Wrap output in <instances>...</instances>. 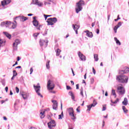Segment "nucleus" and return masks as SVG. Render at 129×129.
<instances>
[{
	"label": "nucleus",
	"mask_w": 129,
	"mask_h": 129,
	"mask_svg": "<svg viewBox=\"0 0 129 129\" xmlns=\"http://www.w3.org/2000/svg\"><path fill=\"white\" fill-rule=\"evenodd\" d=\"M116 80H117L119 83H127L128 77L123 74H121L116 76Z\"/></svg>",
	"instance_id": "obj_1"
},
{
	"label": "nucleus",
	"mask_w": 129,
	"mask_h": 129,
	"mask_svg": "<svg viewBox=\"0 0 129 129\" xmlns=\"http://www.w3.org/2000/svg\"><path fill=\"white\" fill-rule=\"evenodd\" d=\"M85 5V3L84 1L81 0L78 3H77L76 6V12L77 14H78L79 12H81L82 11V6Z\"/></svg>",
	"instance_id": "obj_2"
},
{
	"label": "nucleus",
	"mask_w": 129,
	"mask_h": 129,
	"mask_svg": "<svg viewBox=\"0 0 129 129\" xmlns=\"http://www.w3.org/2000/svg\"><path fill=\"white\" fill-rule=\"evenodd\" d=\"M116 92L119 95H123L125 93V89L122 86H118Z\"/></svg>",
	"instance_id": "obj_3"
},
{
	"label": "nucleus",
	"mask_w": 129,
	"mask_h": 129,
	"mask_svg": "<svg viewBox=\"0 0 129 129\" xmlns=\"http://www.w3.org/2000/svg\"><path fill=\"white\" fill-rule=\"evenodd\" d=\"M47 87L48 90H53L55 88V84L52 81L49 80L47 82Z\"/></svg>",
	"instance_id": "obj_4"
},
{
	"label": "nucleus",
	"mask_w": 129,
	"mask_h": 129,
	"mask_svg": "<svg viewBox=\"0 0 129 129\" xmlns=\"http://www.w3.org/2000/svg\"><path fill=\"white\" fill-rule=\"evenodd\" d=\"M34 88L37 93V94L38 95V96H40L41 98H43V95L41 94V93H40V89H41V86L37 85L36 86L35 85H33Z\"/></svg>",
	"instance_id": "obj_5"
},
{
	"label": "nucleus",
	"mask_w": 129,
	"mask_h": 129,
	"mask_svg": "<svg viewBox=\"0 0 129 129\" xmlns=\"http://www.w3.org/2000/svg\"><path fill=\"white\" fill-rule=\"evenodd\" d=\"M21 44V41L19 39H16L13 44V51H17L18 50V45Z\"/></svg>",
	"instance_id": "obj_6"
},
{
	"label": "nucleus",
	"mask_w": 129,
	"mask_h": 129,
	"mask_svg": "<svg viewBox=\"0 0 129 129\" xmlns=\"http://www.w3.org/2000/svg\"><path fill=\"white\" fill-rule=\"evenodd\" d=\"M39 43L41 47H43V46H44V48H46V47L48 46V40H44L40 39Z\"/></svg>",
	"instance_id": "obj_7"
},
{
	"label": "nucleus",
	"mask_w": 129,
	"mask_h": 129,
	"mask_svg": "<svg viewBox=\"0 0 129 129\" xmlns=\"http://www.w3.org/2000/svg\"><path fill=\"white\" fill-rule=\"evenodd\" d=\"M12 24V22H8V21H6V22H2L1 23V27H4L5 26L6 27V28H10V26H11Z\"/></svg>",
	"instance_id": "obj_8"
},
{
	"label": "nucleus",
	"mask_w": 129,
	"mask_h": 129,
	"mask_svg": "<svg viewBox=\"0 0 129 129\" xmlns=\"http://www.w3.org/2000/svg\"><path fill=\"white\" fill-rule=\"evenodd\" d=\"M33 5H36V6H38V7H43V3L41 2H39L38 0H32Z\"/></svg>",
	"instance_id": "obj_9"
},
{
	"label": "nucleus",
	"mask_w": 129,
	"mask_h": 129,
	"mask_svg": "<svg viewBox=\"0 0 129 129\" xmlns=\"http://www.w3.org/2000/svg\"><path fill=\"white\" fill-rule=\"evenodd\" d=\"M96 104H97V102H96L95 99H94L93 103L91 104V105L87 106V108H88L87 110H89L90 111V110L91 109V107H94V106H95Z\"/></svg>",
	"instance_id": "obj_10"
},
{
	"label": "nucleus",
	"mask_w": 129,
	"mask_h": 129,
	"mask_svg": "<svg viewBox=\"0 0 129 129\" xmlns=\"http://www.w3.org/2000/svg\"><path fill=\"white\" fill-rule=\"evenodd\" d=\"M78 56L82 61H86V57L81 53V52H78Z\"/></svg>",
	"instance_id": "obj_11"
},
{
	"label": "nucleus",
	"mask_w": 129,
	"mask_h": 129,
	"mask_svg": "<svg viewBox=\"0 0 129 129\" xmlns=\"http://www.w3.org/2000/svg\"><path fill=\"white\" fill-rule=\"evenodd\" d=\"M11 0H4L1 2L2 6L4 8L5 6H8V5L11 4Z\"/></svg>",
	"instance_id": "obj_12"
},
{
	"label": "nucleus",
	"mask_w": 129,
	"mask_h": 129,
	"mask_svg": "<svg viewBox=\"0 0 129 129\" xmlns=\"http://www.w3.org/2000/svg\"><path fill=\"white\" fill-rule=\"evenodd\" d=\"M33 21H32V23L33 24V25L35 27H39V22L37 20L36 17L35 16L33 17Z\"/></svg>",
	"instance_id": "obj_13"
},
{
	"label": "nucleus",
	"mask_w": 129,
	"mask_h": 129,
	"mask_svg": "<svg viewBox=\"0 0 129 129\" xmlns=\"http://www.w3.org/2000/svg\"><path fill=\"white\" fill-rule=\"evenodd\" d=\"M73 28L74 30V31L76 32V34L77 35L78 34V30L79 29V28H80V26L79 25H77L76 24L73 25Z\"/></svg>",
	"instance_id": "obj_14"
},
{
	"label": "nucleus",
	"mask_w": 129,
	"mask_h": 129,
	"mask_svg": "<svg viewBox=\"0 0 129 129\" xmlns=\"http://www.w3.org/2000/svg\"><path fill=\"white\" fill-rule=\"evenodd\" d=\"M129 72V68L126 67L125 70L119 71V74H126V73H128Z\"/></svg>",
	"instance_id": "obj_15"
},
{
	"label": "nucleus",
	"mask_w": 129,
	"mask_h": 129,
	"mask_svg": "<svg viewBox=\"0 0 129 129\" xmlns=\"http://www.w3.org/2000/svg\"><path fill=\"white\" fill-rule=\"evenodd\" d=\"M54 50L56 53V56H59L60 55V53H61V50L58 48V45H56L54 47Z\"/></svg>",
	"instance_id": "obj_16"
},
{
	"label": "nucleus",
	"mask_w": 129,
	"mask_h": 129,
	"mask_svg": "<svg viewBox=\"0 0 129 129\" xmlns=\"http://www.w3.org/2000/svg\"><path fill=\"white\" fill-rule=\"evenodd\" d=\"M85 33H86V35L89 38H92L93 37V34H92V32H90L89 30H86L84 31Z\"/></svg>",
	"instance_id": "obj_17"
},
{
	"label": "nucleus",
	"mask_w": 129,
	"mask_h": 129,
	"mask_svg": "<svg viewBox=\"0 0 129 129\" xmlns=\"http://www.w3.org/2000/svg\"><path fill=\"white\" fill-rule=\"evenodd\" d=\"M21 95L22 96L23 99H27L28 98V93H27L21 94Z\"/></svg>",
	"instance_id": "obj_18"
},
{
	"label": "nucleus",
	"mask_w": 129,
	"mask_h": 129,
	"mask_svg": "<svg viewBox=\"0 0 129 129\" xmlns=\"http://www.w3.org/2000/svg\"><path fill=\"white\" fill-rule=\"evenodd\" d=\"M5 44H6V41L0 39V48L1 47H3V46H5Z\"/></svg>",
	"instance_id": "obj_19"
},
{
	"label": "nucleus",
	"mask_w": 129,
	"mask_h": 129,
	"mask_svg": "<svg viewBox=\"0 0 129 129\" xmlns=\"http://www.w3.org/2000/svg\"><path fill=\"white\" fill-rule=\"evenodd\" d=\"M69 94L70 95V96H71L72 99H73V100H75V97L74 96V94H73L72 91H70Z\"/></svg>",
	"instance_id": "obj_20"
},
{
	"label": "nucleus",
	"mask_w": 129,
	"mask_h": 129,
	"mask_svg": "<svg viewBox=\"0 0 129 129\" xmlns=\"http://www.w3.org/2000/svg\"><path fill=\"white\" fill-rule=\"evenodd\" d=\"M16 28H17V25L11 23V24L10 25V28H9V29H16Z\"/></svg>",
	"instance_id": "obj_21"
},
{
	"label": "nucleus",
	"mask_w": 129,
	"mask_h": 129,
	"mask_svg": "<svg viewBox=\"0 0 129 129\" xmlns=\"http://www.w3.org/2000/svg\"><path fill=\"white\" fill-rule=\"evenodd\" d=\"M4 34L5 35V36H6V37H7V38H8V39H11V38H12V35L9 34V33L7 32H4Z\"/></svg>",
	"instance_id": "obj_22"
},
{
	"label": "nucleus",
	"mask_w": 129,
	"mask_h": 129,
	"mask_svg": "<svg viewBox=\"0 0 129 129\" xmlns=\"http://www.w3.org/2000/svg\"><path fill=\"white\" fill-rule=\"evenodd\" d=\"M68 111H69V114H70L71 113H74V110L72 107L69 108L68 109Z\"/></svg>",
	"instance_id": "obj_23"
},
{
	"label": "nucleus",
	"mask_w": 129,
	"mask_h": 129,
	"mask_svg": "<svg viewBox=\"0 0 129 129\" xmlns=\"http://www.w3.org/2000/svg\"><path fill=\"white\" fill-rule=\"evenodd\" d=\"M123 105H127V98H124V101L122 102Z\"/></svg>",
	"instance_id": "obj_24"
},
{
	"label": "nucleus",
	"mask_w": 129,
	"mask_h": 129,
	"mask_svg": "<svg viewBox=\"0 0 129 129\" xmlns=\"http://www.w3.org/2000/svg\"><path fill=\"white\" fill-rule=\"evenodd\" d=\"M114 40L115 41L117 45H119V46H120V45H121V43H120V41H119V40H118V39H117V38L114 37Z\"/></svg>",
	"instance_id": "obj_25"
},
{
	"label": "nucleus",
	"mask_w": 129,
	"mask_h": 129,
	"mask_svg": "<svg viewBox=\"0 0 129 129\" xmlns=\"http://www.w3.org/2000/svg\"><path fill=\"white\" fill-rule=\"evenodd\" d=\"M69 115L71 116L72 119H76V117H75V115H74V113H72L71 114H69Z\"/></svg>",
	"instance_id": "obj_26"
},
{
	"label": "nucleus",
	"mask_w": 129,
	"mask_h": 129,
	"mask_svg": "<svg viewBox=\"0 0 129 129\" xmlns=\"http://www.w3.org/2000/svg\"><path fill=\"white\" fill-rule=\"evenodd\" d=\"M118 101H119V99L118 98H117L115 101H113L112 100H111V103H113V104H116Z\"/></svg>",
	"instance_id": "obj_27"
},
{
	"label": "nucleus",
	"mask_w": 129,
	"mask_h": 129,
	"mask_svg": "<svg viewBox=\"0 0 129 129\" xmlns=\"http://www.w3.org/2000/svg\"><path fill=\"white\" fill-rule=\"evenodd\" d=\"M20 20H23V22H25V21H27V20H28V18L24 16H21L20 17Z\"/></svg>",
	"instance_id": "obj_28"
},
{
	"label": "nucleus",
	"mask_w": 129,
	"mask_h": 129,
	"mask_svg": "<svg viewBox=\"0 0 129 129\" xmlns=\"http://www.w3.org/2000/svg\"><path fill=\"white\" fill-rule=\"evenodd\" d=\"M47 69H50V60H48L46 63Z\"/></svg>",
	"instance_id": "obj_29"
},
{
	"label": "nucleus",
	"mask_w": 129,
	"mask_h": 129,
	"mask_svg": "<svg viewBox=\"0 0 129 129\" xmlns=\"http://www.w3.org/2000/svg\"><path fill=\"white\" fill-rule=\"evenodd\" d=\"M44 114H45V112L44 111L40 112V118H44V117H45Z\"/></svg>",
	"instance_id": "obj_30"
},
{
	"label": "nucleus",
	"mask_w": 129,
	"mask_h": 129,
	"mask_svg": "<svg viewBox=\"0 0 129 129\" xmlns=\"http://www.w3.org/2000/svg\"><path fill=\"white\" fill-rule=\"evenodd\" d=\"M122 109H123L124 112L125 113H127V111H128V110H127V109H126V108H125V106H122Z\"/></svg>",
	"instance_id": "obj_31"
},
{
	"label": "nucleus",
	"mask_w": 129,
	"mask_h": 129,
	"mask_svg": "<svg viewBox=\"0 0 129 129\" xmlns=\"http://www.w3.org/2000/svg\"><path fill=\"white\" fill-rule=\"evenodd\" d=\"M112 95L114 96V98L116 97V93H115V90H112Z\"/></svg>",
	"instance_id": "obj_32"
},
{
	"label": "nucleus",
	"mask_w": 129,
	"mask_h": 129,
	"mask_svg": "<svg viewBox=\"0 0 129 129\" xmlns=\"http://www.w3.org/2000/svg\"><path fill=\"white\" fill-rule=\"evenodd\" d=\"M46 22L47 23L48 26H53V25H54V23H53L52 21H49L47 20Z\"/></svg>",
	"instance_id": "obj_33"
},
{
	"label": "nucleus",
	"mask_w": 129,
	"mask_h": 129,
	"mask_svg": "<svg viewBox=\"0 0 129 129\" xmlns=\"http://www.w3.org/2000/svg\"><path fill=\"white\" fill-rule=\"evenodd\" d=\"M94 58L95 59V61H98V55H97V54H94Z\"/></svg>",
	"instance_id": "obj_34"
},
{
	"label": "nucleus",
	"mask_w": 129,
	"mask_h": 129,
	"mask_svg": "<svg viewBox=\"0 0 129 129\" xmlns=\"http://www.w3.org/2000/svg\"><path fill=\"white\" fill-rule=\"evenodd\" d=\"M118 28H119V26H115L114 27V32L115 33H116L117 31V29H118Z\"/></svg>",
	"instance_id": "obj_35"
},
{
	"label": "nucleus",
	"mask_w": 129,
	"mask_h": 129,
	"mask_svg": "<svg viewBox=\"0 0 129 129\" xmlns=\"http://www.w3.org/2000/svg\"><path fill=\"white\" fill-rule=\"evenodd\" d=\"M58 21V20L57 19V18L54 17L52 18V23H57V21Z\"/></svg>",
	"instance_id": "obj_36"
},
{
	"label": "nucleus",
	"mask_w": 129,
	"mask_h": 129,
	"mask_svg": "<svg viewBox=\"0 0 129 129\" xmlns=\"http://www.w3.org/2000/svg\"><path fill=\"white\" fill-rule=\"evenodd\" d=\"M80 94L82 95V97H84V95H83V88L82 87L81 90H80Z\"/></svg>",
	"instance_id": "obj_37"
},
{
	"label": "nucleus",
	"mask_w": 129,
	"mask_h": 129,
	"mask_svg": "<svg viewBox=\"0 0 129 129\" xmlns=\"http://www.w3.org/2000/svg\"><path fill=\"white\" fill-rule=\"evenodd\" d=\"M57 107H58V104L53 105L52 108L53 109H55V110H56L57 109Z\"/></svg>",
	"instance_id": "obj_38"
},
{
	"label": "nucleus",
	"mask_w": 129,
	"mask_h": 129,
	"mask_svg": "<svg viewBox=\"0 0 129 129\" xmlns=\"http://www.w3.org/2000/svg\"><path fill=\"white\" fill-rule=\"evenodd\" d=\"M51 101H52V103H53V105H56V104H58V102H57L55 100H52Z\"/></svg>",
	"instance_id": "obj_39"
},
{
	"label": "nucleus",
	"mask_w": 129,
	"mask_h": 129,
	"mask_svg": "<svg viewBox=\"0 0 129 129\" xmlns=\"http://www.w3.org/2000/svg\"><path fill=\"white\" fill-rule=\"evenodd\" d=\"M17 75H18V73H17V71L16 70L13 71V76H17Z\"/></svg>",
	"instance_id": "obj_40"
},
{
	"label": "nucleus",
	"mask_w": 129,
	"mask_h": 129,
	"mask_svg": "<svg viewBox=\"0 0 129 129\" xmlns=\"http://www.w3.org/2000/svg\"><path fill=\"white\" fill-rule=\"evenodd\" d=\"M1 83L4 85V86H5L6 85V81H5V80H3L1 81Z\"/></svg>",
	"instance_id": "obj_41"
},
{
	"label": "nucleus",
	"mask_w": 129,
	"mask_h": 129,
	"mask_svg": "<svg viewBox=\"0 0 129 129\" xmlns=\"http://www.w3.org/2000/svg\"><path fill=\"white\" fill-rule=\"evenodd\" d=\"M16 90L17 93H19V92H20V89H19V88H18V87H16Z\"/></svg>",
	"instance_id": "obj_42"
},
{
	"label": "nucleus",
	"mask_w": 129,
	"mask_h": 129,
	"mask_svg": "<svg viewBox=\"0 0 129 129\" xmlns=\"http://www.w3.org/2000/svg\"><path fill=\"white\" fill-rule=\"evenodd\" d=\"M94 83V79L91 78V84H93Z\"/></svg>",
	"instance_id": "obj_43"
},
{
	"label": "nucleus",
	"mask_w": 129,
	"mask_h": 129,
	"mask_svg": "<svg viewBox=\"0 0 129 129\" xmlns=\"http://www.w3.org/2000/svg\"><path fill=\"white\" fill-rule=\"evenodd\" d=\"M30 74H32L33 73V71H34V70L33 69V68H31V69L30 70Z\"/></svg>",
	"instance_id": "obj_44"
},
{
	"label": "nucleus",
	"mask_w": 129,
	"mask_h": 129,
	"mask_svg": "<svg viewBox=\"0 0 129 129\" xmlns=\"http://www.w3.org/2000/svg\"><path fill=\"white\" fill-rule=\"evenodd\" d=\"M106 110V107L104 106V105H103V108H102V111H104V110Z\"/></svg>",
	"instance_id": "obj_45"
},
{
	"label": "nucleus",
	"mask_w": 129,
	"mask_h": 129,
	"mask_svg": "<svg viewBox=\"0 0 129 129\" xmlns=\"http://www.w3.org/2000/svg\"><path fill=\"white\" fill-rule=\"evenodd\" d=\"M67 90H71V87H70L69 86H67Z\"/></svg>",
	"instance_id": "obj_46"
},
{
	"label": "nucleus",
	"mask_w": 129,
	"mask_h": 129,
	"mask_svg": "<svg viewBox=\"0 0 129 129\" xmlns=\"http://www.w3.org/2000/svg\"><path fill=\"white\" fill-rule=\"evenodd\" d=\"M47 21H49V22H52L53 21V18H48L47 19Z\"/></svg>",
	"instance_id": "obj_47"
},
{
	"label": "nucleus",
	"mask_w": 129,
	"mask_h": 129,
	"mask_svg": "<svg viewBox=\"0 0 129 129\" xmlns=\"http://www.w3.org/2000/svg\"><path fill=\"white\" fill-rule=\"evenodd\" d=\"M63 118V117L61 116V115H58V119H62Z\"/></svg>",
	"instance_id": "obj_48"
},
{
	"label": "nucleus",
	"mask_w": 129,
	"mask_h": 129,
	"mask_svg": "<svg viewBox=\"0 0 129 129\" xmlns=\"http://www.w3.org/2000/svg\"><path fill=\"white\" fill-rule=\"evenodd\" d=\"M39 33H35L33 34L34 37H38Z\"/></svg>",
	"instance_id": "obj_49"
},
{
	"label": "nucleus",
	"mask_w": 129,
	"mask_h": 129,
	"mask_svg": "<svg viewBox=\"0 0 129 129\" xmlns=\"http://www.w3.org/2000/svg\"><path fill=\"white\" fill-rule=\"evenodd\" d=\"M43 16H44V17L45 18V20L46 21V20H47V18H48V16H47V15H46V14H44Z\"/></svg>",
	"instance_id": "obj_50"
},
{
	"label": "nucleus",
	"mask_w": 129,
	"mask_h": 129,
	"mask_svg": "<svg viewBox=\"0 0 129 129\" xmlns=\"http://www.w3.org/2000/svg\"><path fill=\"white\" fill-rule=\"evenodd\" d=\"M80 106H79L77 108V112H80V110H79Z\"/></svg>",
	"instance_id": "obj_51"
},
{
	"label": "nucleus",
	"mask_w": 129,
	"mask_h": 129,
	"mask_svg": "<svg viewBox=\"0 0 129 129\" xmlns=\"http://www.w3.org/2000/svg\"><path fill=\"white\" fill-rule=\"evenodd\" d=\"M93 73H94V74H95V73H96V71L94 69V68H93Z\"/></svg>",
	"instance_id": "obj_52"
},
{
	"label": "nucleus",
	"mask_w": 129,
	"mask_h": 129,
	"mask_svg": "<svg viewBox=\"0 0 129 129\" xmlns=\"http://www.w3.org/2000/svg\"><path fill=\"white\" fill-rule=\"evenodd\" d=\"M116 26H119V27H120V26H121V22H118V24Z\"/></svg>",
	"instance_id": "obj_53"
},
{
	"label": "nucleus",
	"mask_w": 129,
	"mask_h": 129,
	"mask_svg": "<svg viewBox=\"0 0 129 129\" xmlns=\"http://www.w3.org/2000/svg\"><path fill=\"white\" fill-rule=\"evenodd\" d=\"M5 90H6V92H8V90H9V87H6Z\"/></svg>",
	"instance_id": "obj_54"
},
{
	"label": "nucleus",
	"mask_w": 129,
	"mask_h": 129,
	"mask_svg": "<svg viewBox=\"0 0 129 129\" xmlns=\"http://www.w3.org/2000/svg\"><path fill=\"white\" fill-rule=\"evenodd\" d=\"M20 60H21V57H20V56H18L17 58V60L19 61Z\"/></svg>",
	"instance_id": "obj_55"
},
{
	"label": "nucleus",
	"mask_w": 129,
	"mask_h": 129,
	"mask_svg": "<svg viewBox=\"0 0 129 129\" xmlns=\"http://www.w3.org/2000/svg\"><path fill=\"white\" fill-rule=\"evenodd\" d=\"M76 89H79V84L76 85Z\"/></svg>",
	"instance_id": "obj_56"
},
{
	"label": "nucleus",
	"mask_w": 129,
	"mask_h": 129,
	"mask_svg": "<svg viewBox=\"0 0 129 129\" xmlns=\"http://www.w3.org/2000/svg\"><path fill=\"white\" fill-rule=\"evenodd\" d=\"M96 33L97 34H99V29H97V30H96Z\"/></svg>",
	"instance_id": "obj_57"
},
{
	"label": "nucleus",
	"mask_w": 129,
	"mask_h": 129,
	"mask_svg": "<svg viewBox=\"0 0 129 129\" xmlns=\"http://www.w3.org/2000/svg\"><path fill=\"white\" fill-rule=\"evenodd\" d=\"M104 123H105V122L104 121H103V124H102V127H103L105 125Z\"/></svg>",
	"instance_id": "obj_58"
},
{
	"label": "nucleus",
	"mask_w": 129,
	"mask_h": 129,
	"mask_svg": "<svg viewBox=\"0 0 129 129\" xmlns=\"http://www.w3.org/2000/svg\"><path fill=\"white\" fill-rule=\"evenodd\" d=\"M3 118L4 120H8V118H7L6 116L3 117Z\"/></svg>",
	"instance_id": "obj_59"
},
{
	"label": "nucleus",
	"mask_w": 129,
	"mask_h": 129,
	"mask_svg": "<svg viewBox=\"0 0 129 129\" xmlns=\"http://www.w3.org/2000/svg\"><path fill=\"white\" fill-rule=\"evenodd\" d=\"M15 68H16V69H20L22 68V67L18 66V67H16Z\"/></svg>",
	"instance_id": "obj_60"
},
{
	"label": "nucleus",
	"mask_w": 129,
	"mask_h": 129,
	"mask_svg": "<svg viewBox=\"0 0 129 129\" xmlns=\"http://www.w3.org/2000/svg\"><path fill=\"white\" fill-rule=\"evenodd\" d=\"M105 95L106 96H108V93H107V91H106V92H105Z\"/></svg>",
	"instance_id": "obj_61"
},
{
	"label": "nucleus",
	"mask_w": 129,
	"mask_h": 129,
	"mask_svg": "<svg viewBox=\"0 0 129 129\" xmlns=\"http://www.w3.org/2000/svg\"><path fill=\"white\" fill-rule=\"evenodd\" d=\"M110 15H108V17H107V18H108V22L109 21V19H110Z\"/></svg>",
	"instance_id": "obj_62"
},
{
	"label": "nucleus",
	"mask_w": 129,
	"mask_h": 129,
	"mask_svg": "<svg viewBox=\"0 0 129 129\" xmlns=\"http://www.w3.org/2000/svg\"><path fill=\"white\" fill-rule=\"evenodd\" d=\"M27 16H28V17H31V16H33L32 14H29L27 15Z\"/></svg>",
	"instance_id": "obj_63"
},
{
	"label": "nucleus",
	"mask_w": 129,
	"mask_h": 129,
	"mask_svg": "<svg viewBox=\"0 0 129 129\" xmlns=\"http://www.w3.org/2000/svg\"><path fill=\"white\" fill-rule=\"evenodd\" d=\"M30 129H37V128H36L35 127H31L30 128Z\"/></svg>",
	"instance_id": "obj_64"
}]
</instances>
